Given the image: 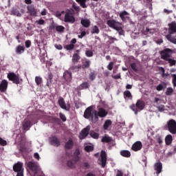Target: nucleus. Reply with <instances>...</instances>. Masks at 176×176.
<instances>
[{"mask_svg": "<svg viewBox=\"0 0 176 176\" xmlns=\"http://www.w3.org/2000/svg\"><path fill=\"white\" fill-rule=\"evenodd\" d=\"M108 116V111H106L104 107L98 108V111H94V116H92V123H97L99 120V118H107Z\"/></svg>", "mask_w": 176, "mask_h": 176, "instance_id": "nucleus-1", "label": "nucleus"}, {"mask_svg": "<svg viewBox=\"0 0 176 176\" xmlns=\"http://www.w3.org/2000/svg\"><path fill=\"white\" fill-rule=\"evenodd\" d=\"M129 108L134 112L135 115H138V112L145 109V101L139 99L137 100L136 104H132Z\"/></svg>", "mask_w": 176, "mask_h": 176, "instance_id": "nucleus-2", "label": "nucleus"}, {"mask_svg": "<svg viewBox=\"0 0 176 176\" xmlns=\"http://www.w3.org/2000/svg\"><path fill=\"white\" fill-rule=\"evenodd\" d=\"M173 50L170 48H165L160 52L161 58L162 60H164V61H166V60H168V58H171V56H173Z\"/></svg>", "mask_w": 176, "mask_h": 176, "instance_id": "nucleus-3", "label": "nucleus"}, {"mask_svg": "<svg viewBox=\"0 0 176 176\" xmlns=\"http://www.w3.org/2000/svg\"><path fill=\"white\" fill-rule=\"evenodd\" d=\"M167 127L169 133L176 134V121L171 119L167 122Z\"/></svg>", "mask_w": 176, "mask_h": 176, "instance_id": "nucleus-4", "label": "nucleus"}, {"mask_svg": "<svg viewBox=\"0 0 176 176\" xmlns=\"http://www.w3.org/2000/svg\"><path fill=\"white\" fill-rule=\"evenodd\" d=\"M7 78L15 85H20V77H19V75L10 72L8 74Z\"/></svg>", "mask_w": 176, "mask_h": 176, "instance_id": "nucleus-5", "label": "nucleus"}, {"mask_svg": "<svg viewBox=\"0 0 176 176\" xmlns=\"http://www.w3.org/2000/svg\"><path fill=\"white\" fill-rule=\"evenodd\" d=\"M107 25H109L110 28H113V30L117 31L121 30L120 27L122 26V23L115 20H109L107 21Z\"/></svg>", "mask_w": 176, "mask_h": 176, "instance_id": "nucleus-6", "label": "nucleus"}, {"mask_svg": "<svg viewBox=\"0 0 176 176\" xmlns=\"http://www.w3.org/2000/svg\"><path fill=\"white\" fill-rule=\"evenodd\" d=\"M29 170L33 173L34 175H36L38 174V170H39V166L35 162H29L27 164Z\"/></svg>", "mask_w": 176, "mask_h": 176, "instance_id": "nucleus-7", "label": "nucleus"}, {"mask_svg": "<svg viewBox=\"0 0 176 176\" xmlns=\"http://www.w3.org/2000/svg\"><path fill=\"white\" fill-rule=\"evenodd\" d=\"M100 166H102V168H105L107 166V153L104 151H102L100 153V158L98 159Z\"/></svg>", "mask_w": 176, "mask_h": 176, "instance_id": "nucleus-8", "label": "nucleus"}, {"mask_svg": "<svg viewBox=\"0 0 176 176\" xmlns=\"http://www.w3.org/2000/svg\"><path fill=\"white\" fill-rule=\"evenodd\" d=\"M93 106L87 107L84 112L85 119H91V121L93 122Z\"/></svg>", "mask_w": 176, "mask_h": 176, "instance_id": "nucleus-9", "label": "nucleus"}, {"mask_svg": "<svg viewBox=\"0 0 176 176\" xmlns=\"http://www.w3.org/2000/svg\"><path fill=\"white\" fill-rule=\"evenodd\" d=\"M50 143L53 146H56L57 148H58V146L61 145V142L60 141V139L56 135L50 138Z\"/></svg>", "mask_w": 176, "mask_h": 176, "instance_id": "nucleus-10", "label": "nucleus"}, {"mask_svg": "<svg viewBox=\"0 0 176 176\" xmlns=\"http://www.w3.org/2000/svg\"><path fill=\"white\" fill-rule=\"evenodd\" d=\"M23 162H18L13 165V171H14V173H20L21 171H24V167H23Z\"/></svg>", "mask_w": 176, "mask_h": 176, "instance_id": "nucleus-11", "label": "nucleus"}, {"mask_svg": "<svg viewBox=\"0 0 176 176\" xmlns=\"http://www.w3.org/2000/svg\"><path fill=\"white\" fill-rule=\"evenodd\" d=\"M90 131V126H87L86 128H84L80 133L79 138L80 140H85L87 135H89V132Z\"/></svg>", "mask_w": 176, "mask_h": 176, "instance_id": "nucleus-12", "label": "nucleus"}, {"mask_svg": "<svg viewBox=\"0 0 176 176\" xmlns=\"http://www.w3.org/2000/svg\"><path fill=\"white\" fill-rule=\"evenodd\" d=\"M168 32L169 35H173V34H176V22L173 21L170 23H168Z\"/></svg>", "mask_w": 176, "mask_h": 176, "instance_id": "nucleus-13", "label": "nucleus"}, {"mask_svg": "<svg viewBox=\"0 0 176 176\" xmlns=\"http://www.w3.org/2000/svg\"><path fill=\"white\" fill-rule=\"evenodd\" d=\"M65 22L74 24V23H75V17L69 12H66L65 14Z\"/></svg>", "mask_w": 176, "mask_h": 176, "instance_id": "nucleus-14", "label": "nucleus"}, {"mask_svg": "<svg viewBox=\"0 0 176 176\" xmlns=\"http://www.w3.org/2000/svg\"><path fill=\"white\" fill-rule=\"evenodd\" d=\"M132 151H134V152H138V151H141L142 149V142L138 141L135 142L131 147Z\"/></svg>", "mask_w": 176, "mask_h": 176, "instance_id": "nucleus-15", "label": "nucleus"}, {"mask_svg": "<svg viewBox=\"0 0 176 176\" xmlns=\"http://www.w3.org/2000/svg\"><path fill=\"white\" fill-rule=\"evenodd\" d=\"M119 16L121 20L123 21V23H126L127 20H130V16H128L129 12H127V11L124 10L120 12Z\"/></svg>", "mask_w": 176, "mask_h": 176, "instance_id": "nucleus-16", "label": "nucleus"}, {"mask_svg": "<svg viewBox=\"0 0 176 176\" xmlns=\"http://www.w3.org/2000/svg\"><path fill=\"white\" fill-rule=\"evenodd\" d=\"M8 82L6 80H2V81L0 83V91H1V93H5V91H6V90H8Z\"/></svg>", "mask_w": 176, "mask_h": 176, "instance_id": "nucleus-17", "label": "nucleus"}, {"mask_svg": "<svg viewBox=\"0 0 176 176\" xmlns=\"http://www.w3.org/2000/svg\"><path fill=\"white\" fill-rule=\"evenodd\" d=\"M58 104L60 107V108H62V109H65V111H69L70 105H69V104H67L68 107H67V104H65V101L64 100V98H60L58 100Z\"/></svg>", "mask_w": 176, "mask_h": 176, "instance_id": "nucleus-18", "label": "nucleus"}, {"mask_svg": "<svg viewBox=\"0 0 176 176\" xmlns=\"http://www.w3.org/2000/svg\"><path fill=\"white\" fill-rule=\"evenodd\" d=\"M63 78L66 82H71V80H72V73L68 70H66L63 73Z\"/></svg>", "mask_w": 176, "mask_h": 176, "instance_id": "nucleus-19", "label": "nucleus"}, {"mask_svg": "<svg viewBox=\"0 0 176 176\" xmlns=\"http://www.w3.org/2000/svg\"><path fill=\"white\" fill-rule=\"evenodd\" d=\"M74 148V140L69 138V140L65 144V149L69 151Z\"/></svg>", "mask_w": 176, "mask_h": 176, "instance_id": "nucleus-20", "label": "nucleus"}, {"mask_svg": "<svg viewBox=\"0 0 176 176\" xmlns=\"http://www.w3.org/2000/svg\"><path fill=\"white\" fill-rule=\"evenodd\" d=\"M27 9L30 16H36V10H35L34 5L28 6Z\"/></svg>", "mask_w": 176, "mask_h": 176, "instance_id": "nucleus-21", "label": "nucleus"}, {"mask_svg": "<svg viewBox=\"0 0 176 176\" xmlns=\"http://www.w3.org/2000/svg\"><path fill=\"white\" fill-rule=\"evenodd\" d=\"M154 168L155 171H157V174H160L162 173V169L163 168V165L162 164V162H157L154 165Z\"/></svg>", "mask_w": 176, "mask_h": 176, "instance_id": "nucleus-22", "label": "nucleus"}, {"mask_svg": "<svg viewBox=\"0 0 176 176\" xmlns=\"http://www.w3.org/2000/svg\"><path fill=\"white\" fill-rule=\"evenodd\" d=\"M10 14L12 16H17V17H21V13L16 8H12L10 10Z\"/></svg>", "mask_w": 176, "mask_h": 176, "instance_id": "nucleus-23", "label": "nucleus"}, {"mask_svg": "<svg viewBox=\"0 0 176 176\" xmlns=\"http://www.w3.org/2000/svg\"><path fill=\"white\" fill-rule=\"evenodd\" d=\"M53 82V74H52V72H49L48 73V76L47 78V86L48 87H50V86H52V83Z\"/></svg>", "mask_w": 176, "mask_h": 176, "instance_id": "nucleus-24", "label": "nucleus"}, {"mask_svg": "<svg viewBox=\"0 0 176 176\" xmlns=\"http://www.w3.org/2000/svg\"><path fill=\"white\" fill-rule=\"evenodd\" d=\"M91 64V62L89 59H86L85 61L82 62V65H81V68L82 69H87L88 68H90V65Z\"/></svg>", "mask_w": 176, "mask_h": 176, "instance_id": "nucleus-25", "label": "nucleus"}, {"mask_svg": "<svg viewBox=\"0 0 176 176\" xmlns=\"http://www.w3.org/2000/svg\"><path fill=\"white\" fill-rule=\"evenodd\" d=\"M23 130H28L29 127H31V121L25 120L23 122Z\"/></svg>", "mask_w": 176, "mask_h": 176, "instance_id": "nucleus-26", "label": "nucleus"}, {"mask_svg": "<svg viewBox=\"0 0 176 176\" xmlns=\"http://www.w3.org/2000/svg\"><path fill=\"white\" fill-rule=\"evenodd\" d=\"M80 68H82V65H74L69 67V70L72 71V72H78V71H79Z\"/></svg>", "mask_w": 176, "mask_h": 176, "instance_id": "nucleus-27", "label": "nucleus"}, {"mask_svg": "<svg viewBox=\"0 0 176 176\" xmlns=\"http://www.w3.org/2000/svg\"><path fill=\"white\" fill-rule=\"evenodd\" d=\"M80 23L85 28H89L90 27V20L89 19H81Z\"/></svg>", "mask_w": 176, "mask_h": 176, "instance_id": "nucleus-28", "label": "nucleus"}, {"mask_svg": "<svg viewBox=\"0 0 176 176\" xmlns=\"http://www.w3.org/2000/svg\"><path fill=\"white\" fill-rule=\"evenodd\" d=\"M120 153L123 157H130L131 156V153L127 150H122Z\"/></svg>", "mask_w": 176, "mask_h": 176, "instance_id": "nucleus-29", "label": "nucleus"}, {"mask_svg": "<svg viewBox=\"0 0 176 176\" xmlns=\"http://www.w3.org/2000/svg\"><path fill=\"white\" fill-rule=\"evenodd\" d=\"M25 50V47H24V46L18 45L16 47V54H21V53H24Z\"/></svg>", "mask_w": 176, "mask_h": 176, "instance_id": "nucleus-30", "label": "nucleus"}, {"mask_svg": "<svg viewBox=\"0 0 176 176\" xmlns=\"http://www.w3.org/2000/svg\"><path fill=\"white\" fill-rule=\"evenodd\" d=\"M102 142H105L106 144H109V142H112V138L105 135L101 140Z\"/></svg>", "mask_w": 176, "mask_h": 176, "instance_id": "nucleus-31", "label": "nucleus"}, {"mask_svg": "<svg viewBox=\"0 0 176 176\" xmlns=\"http://www.w3.org/2000/svg\"><path fill=\"white\" fill-rule=\"evenodd\" d=\"M79 60H80V56L78 54H74L72 57V63L73 64H76L79 63Z\"/></svg>", "mask_w": 176, "mask_h": 176, "instance_id": "nucleus-32", "label": "nucleus"}, {"mask_svg": "<svg viewBox=\"0 0 176 176\" xmlns=\"http://www.w3.org/2000/svg\"><path fill=\"white\" fill-rule=\"evenodd\" d=\"M166 38L169 42L173 43L174 45H176V38L171 36V34L166 35Z\"/></svg>", "mask_w": 176, "mask_h": 176, "instance_id": "nucleus-33", "label": "nucleus"}, {"mask_svg": "<svg viewBox=\"0 0 176 176\" xmlns=\"http://www.w3.org/2000/svg\"><path fill=\"white\" fill-rule=\"evenodd\" d=\"M111 124H112V121L111 120H107L104 121L103 129L104 130H108V129H109V126H111Z\"/></svg>", "mask_w": 176, "mask_h": 176, "instance_id": "nucleus-34", "label": "nucleus"}, {"mask_svg": "<svg viewBox=\"0 0 176 176\" xmlns=\"http://www.w3.org/2000/svg\"><path fill=\"white\" fill-rule=\"evenodd\" d=\"M77 3H79L81 6V8H83V9H86L87 8V6H86V2H87V0H76Z\"/></svg>", "mask_w": 176, "mask_h": 176, "instance_id": "nucleus-35", "label": "nucleus"}, {"mask_svg": "<svg viewBox=\"0 0 176 176\" xmlns=\"http://www.w3.org/2000/svg\"><path fill=\"white\" fill-rule=\"evenodd\" d=\"M165 61H168L169 66H170V67H175V65H176V60L175 59L168 58Z\"/></svg>", "mask_w": 176, "mask_h": 176, "instance_id": "nucleus-36", "label": "nucleus"}, {"mask_svg": "<svg viewBox=\"0 0 176 176\" xmlns=\"http://www.w3.org/2000/svg\"><path fill=\"white\" fill-rule=\"evenodd\" d=\"M35 82L37 86H41L42 83H43V80H42V77L41 76H36L35 77Z\"/></svg>", "mask_w": 176, "mask_h": 176, "instance_id": "nucleus-37", "label": "nucleus"}, {"mask_svg": "<svg viewBox=\"0 0 176 176\" xmlns=\"http://www.w3.org/2000/svg\"><path fill=\"white\" fill-rule=\"evenodd\" d=\"M165 142L166 145H170L173 142V136L168 135L165 138Z\"/></svg>", "mask_w": 176, "mask_h": 176, "instance_id": "nucleus-38", "label": "nucleus"}, {"mask_svg": "<svg viewBox=\"0 0 176 176\" xmlns=\"http://www.w3.org/2000/svg\"><path fill=\"white\" fill-rule=\"evenodd\" d=\"M90 87V85L87 82H84L80 85V89L83 90L85 89H89Z\"/></svg>", "mask_w": 176, "mask_h": 176, "instance_id": "nucleus-39", "label": "nucleus"}, {"mask_svg": "<svg viewBox=\"0 0 176 176\" xmlns=\"http://www.w3.org/2000/svg\"><path fill=\"white\" fill-rule=\"evenodd\" d=\"M124 98H130L131 100L133 98V95H131V92L130 91L126 90L124 92Z\"/></svg>", "mask_w": 176, "mask_h": 176, "instance_id": "nucleus-40", "label": "nucleus"}, {"mask_svg": "<svg viewBox=\"0 0 176 176\" xmlns=\"http://www.w3.org/2000/svg\"><path fill=\"white\" fill-rule=\"evenodd\" d=\"M91 34H100V29L98 26L94 25L92 27Z\"/></svg>", "mask_w": 176, "mask_h": 176, "instance_id": "nucleus-41", "label": "nucleus"}, {"mask_svg": "<svg viewBox=\"0 0 176 176\" xmlns=\"http://www.w3.org/2000/svg\"><path fill=\"white\" fill-rule=\"evenodd\" d=\"M89 135H91V137H92V138H95V140H98V138H99L100 137V135L94 131H91Z\"/></svg>", "mask_w": 176, "mask_h": 176, "instance_id": "nucleus-42", "label": "nucleus"}, {"mask_svg": "<svg viewBox=\"0 0 176 176\" xmlns=\"http://www.w3.org/2000/svg\"><path fill=\"white\" fill-rule=\"evenodd\" d=\"M64 49H66V50H74V49H75V45L74 44L66 45L64 46Z\"/></svg>", "mask_w": 176, "mask_h": 176, "instance_id": "nucleus-43", "label": "nucleus"}, {"mask_svg": "<svg viewBox=\"0 0 176 176\" xmlns=\"http://www.w3.org/2000/svg\"><path fill=\"white\" fill-rule=\"evenodd\" d=\"M85 55L87 57H93V56H94V52H93L91 50H87L85 52Z\"/></svg>", "mask_w": 176, "mask_h": 176, "instance_id": "nucleus-44", "label": "nucleus"}, {"mask_svg": "<svg viewBox=\"0 0 176 176\" xmlns=\"http://www.w3.org/2000/svg\"><path fill=\"white\" fill-rule=\"evenodd\" d=\"M173 91H174V90L173 89V88L168 87L166 89V96H171L173 94Z\"/></svg>", "mask_w": 176, "mask_h": 176, "instance_id": "nucleus-45", "label": "nucleus"}, {"mask_svg": "<svg viewBox=\"0 0 176 176\" xmlns=\"http://www.w3.org/2000/svg\"><path fill=\"white\" fill-rule=\"evenodd\" d=\"M131 68L134 71V72H138V69H137V63H133L131 64Z\"/></svg>", "mask_w": 176, "mask_h": 176, "instance_id": "nucleus-46", "label": "nucleus"}, {"mask_svg": "<svg viewBox=\"0 0 176 176\" xmlns=\"http://www.w3.org/2000/svg\"><path fill=\"white\" fill-rule=\"evenodd\" d=\"M94 149V147L93 146H86L85 147V151L86 152H91Z\"/></svg>", "mask_w": 176, "mask_h": 176, "instance_id": "nucleus-47", "label": "nucleus"}, {"mask_svg": "<svg viewBox=\"0 0 176 176\" xmlns=\"http://www.w3.org/2000/svg\"><path fill=\"white\" fill-rule=\"evenodd\" d=\"M0 145H1V146H6V145H8V142L2 139V138H0Z\"/></svg>", "mask_w": 176, "mask_h": 176, "instance_id": "nucleus-48", "label": "nucleus"}, {"mask_svg": "<svg viewBox=\"0 0 176 176\" xmlns=\"http://www.w3.org/2000/svg\"><path fill=\"white\" fill-rule=\"evenodd\" d=\"M59 117L63 122H67V117L63 113H59Z\"/></svg>", "mask_w": 176, "mask_h": 176, "instance_id": "nucleus-49", "label": "nucleus"}, {"mask_svg": "<svg viewBox=\"0 0 176 176\" xmlns=\"http://www.w3.org/2000/svg\"><path fill=\"white\" fill-rule=\"evenodd\" d=\"M172 83L173 85V87H176V74H172Z\"/></svg>", "mask_w": 176, "mask_h": 176, "instance_id": "nucleus-50", "label": "nucleus"}, {"mask_svg": "<svg viewBox=\"0 0 176 176\" xmlns=\"http://www.w3.org/2000/svg\"><path fill=\"white\" fill-rule=\"evenodd\" d=\"M67 166L70 168H74L75 167V164L72 161L69 160L67 162Z\"/></svg>", "mask_w": 176, "mask_h": 176, "instance_id": "nucleus-51", "label": "nucleus"}, {"mask_svg": "<svg viewBox=\"0 0 176 176\" xmlns=\"http://www.w3.org/2000/svg\"><path fill=\"white\" fill-rule=\"evenodd\" d=\"M56 30L58 32H63V31H64V30H65V28L63 26H57L56 28Z\"/></svg>", "mask_w": 176, "mask_h": 176, "instance_id": "nucleus-52", "label": "nucleus"}, {"mask_svg": "<svg viewBox=\"0 0 176 176\" xmlns=\"http://www.w3.org/2000/svg\"><path fill=\"white\" fill-rule=\"evenodd\" d=\"M89 79H90V80H94V79H96V73L95 72H91L89 74Z\"/></svg>", "mask_w": 176, "mask_h": 176, "instance_id": "nucleus-53", "label": "nucleus"}, {"mask_svg": "<svg viewBox=\"0 0 176 176\" xmlns=\"http://www.w3.org/2000/svg\"><path fill=\"white\" fill-rule=\"evenodd\" d=\"M107 69H109V71H112V69H113V62H110L109 63V65H107Z\"/></svg>", "mask_w": 176, "mask_h": 176, "instance_id": "nucleus-54", "label": "nucleus"}, {"mask_svg": "<svg viewBox=\"0 0 176 176\" xmlns=\"http://www.w3.org/2000/svg\"><path fill=\"white\" fill-rule=\"evenodd\" d=\"M36 23L38 24V25H43L45 24V20L39 19L38 21H36Z\"/></svg>", "mask_w": 176, "mask_h": 176, "instance_id": "nucleus-55", "label": "nucleus"}, {"mask_svg": "<svg viewBox=\"0 0 176 176\" xmlns=\"http://www.w3.org/2000/svg\"><path fill=\"white\" fill-rule=\"evenodd\" d=\"M25 47H27L28 49L31 47V41L30 40H27L25 42Z\"/></svg>", "mask_w": 176, "mask_h": 176, "instance_id": "nucleus-56", "label": "nucleus"}, {"mask_svg": "<svg viewBox=\"0 0 176 176\" xmlns=\"http://www.w3.org/2000/svg\"><path fill=\"white\" fill-rule=\"evenodd\" d=\"M19 151L21 153H24L27 151V148H25L24 146H21L19 148Z\"/></svg>", "mask_w": 176, "mask_h": 176, "instance_id": "nucleus-57", "label": "nucleus"}, {"mask_svg": "<svg viewBox=\"0 0 176 176\" xmlns=\"http://www.w3.org/2000/svg\"><path fill=\"white\" fill-rule=\"evenodd\" d=\"M156 89H157V91H162V90H163V89H164L163 85H162V84L158 85L157 86Z\"/></svg>", "mask_w": 176, "mask_h": 176, "instance_id": "nucleus-58", "label": "nucleus"}, {"mask_svg": "<svg viewBox=\"0 0 176 176\" xmlns=\"http://www.w3.org/2000/svg\"><path fill=\"white\" fill-rule=\"evenodd\" d=\"M157 108L160 112H163V111H164V105L158 106Z\"/></svg>", "mask_w": 176, "mask_h": 176, "instance_id": "nucleus-59", "label": "nucleus"}, {"mask_svg": "<svg viewBox=\"0 0 176 176\" xmlns=\"http://www.w3.org/2000/svg\"><path fill=\"white\" fill-rule=\"evenodd\" d=\"M83 36H86V32L85 31H82L80 34V35H78V38H80V39H82V38H83Z\"/></svg>", "mask_w": 176, "mask_h": 176, "instance_id": "nucleus-60", "label": "nucleus"}, {"mask_svg": "<svg viewBox=\"0 0 176 176\" xmlns=\"http://www.w3.org/2000/svg\"><path fill=\"white\" fill-rule=\"evenodd\" d=\"M56 49L58 50H63V45H55Z\"/></svg>", "mask_w": 176, "mask_h": 176, "instance_id": "nucleus-61", "label": "nucleus"}, {"mask_svg": "<svg viewBox=\"0 0 176 176\" xmlns=\"http://www.w3.org/2000/svg\"><path fill=\"white\" fill-rule=\"evenodd\" d=\"M121 30H117L119 32L120 35H123V34H124V31H123V28H122V26H120Z\"/></svg>", "mask_w": 176, "mask_h": 176, "instance_id": "nucleus-62", "label": "nucleus"}, {"mask_svg": "<svg viewBox=\"0 0 176 176\" xmlns=\"http://www.w3.org/2000/svg\"><path fill=\"white\" fill-rule=\"evenodd\" d=\"M164 12H165L166 14H170V13L173 12V10H168L167 9H164Z\"/></svg>", "mask_w": 176, "mask_h": 176, "instance_id": "nucleus-63", "label": "nucleus"}, {"mask_svg": "<svg viewBox=\"0 0 176 176\" xmlns=\"http://www.w3.org/2000/svg\"><path fill=\"white\" fill-rule=\"evenodd\" d=\"M16 176H24V171L16 172Z\"/></svg>", "mask_w": 176, "mask_h": 176, "instance_id": "nucleus-64", "label": "nucleus"}]
</instances>
